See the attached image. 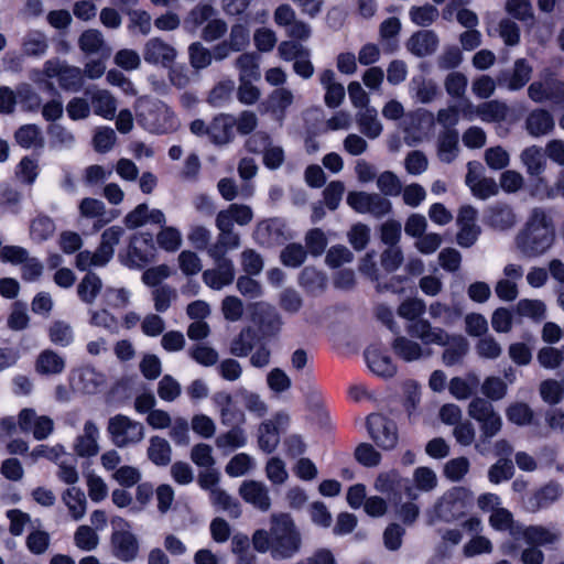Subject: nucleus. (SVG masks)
<instances>
[{"label": "nucleus", "instance_id": "obj_1", "mask_svg": "<svg viewBox=\"0 0 564 564\" xmlns=\"http://www.w3.org/2000/svg\"><path fill=\"white\" fill-rule=\"evenodd\" d=\"M252 545L259 553H270L273 560L285 561L301 552L303 536L291 514L272 513L269 530H256L252 535Z\"/></svg>", "mask_w": 564, "mask_h": 564}, {"label": "nucleus", "instance_id": "obj_2", "mask_svg": "<svg viewBox=\"0 0 564 564\" xmlns=\"http://www.w3.org/2000/svg\"><path fill=\"white\" fill-rule=\"evenodd\" d=\"M556 239V226L550 209H530L522 228L514 236V248L523 259H535L547 253Z\"/></svg>", "mask_w": 564, "mask_h": 564}, {"label": "nucleus", "instance_id": "obj_3", "mask_svg": "<svg viewBox=\"0 0 564 564\" xmlns=\"http://www.w3.org/2000/svg\"><path fill=\"white\" fill-rule=\"evenodd\" d=\"M473 499L474 492L466 487L457 486L448 489L435 502L430 523L433 524L436 520L453 522L460 519Z\"/></svg>", "mask_w": 564, "mask_h": 564}, {"label": "nucleus", "instance_id": "obj_4", "mask_svg": "<svg viewBox=\"0 0 564 564\" xmlns=\"http://www.w3.org/2000/svg\"><path fill=\"white\" fill-rule=\"evenodd\" d=\"M124 229L121 226H111L105 229L100 236L98 248L91 252L80 251L76 256V268L86 271L91 267H105L115 254V247L119 245Z\"/></svg>", "mask_w": 564, "mask_h": 564}, {"label": "nucleus", "instance_id": "obj_5", "mask_svg": "<svg viewBox=\"0 0 564 564\" xmlns=\"http://www.w3.org/2000/svg\"><path fill=\"white\" fill-rule=\"evenodd\" d=\"M139 122L152 133H169L176 130L178 122L173 111L161 101H145L140 105Z\"/></svg>", "mask_w": 564, "mask_h": 564}, {"label": "nucleus", "instance_id": "obj_6", "mask_svg": "<svg viewBox=\"0 0 564 564\" xmlns=\"http://www.w3.org/2000/svg\"><path fill=\"white\" fill-rule=\"evenodd\" d=\"M112 533L110 538L115 557L122 562H132L140 550L139 540L132 532L130 522L121 517L111 518Z\"/></svg>", "mask_w": 564, "mask_h": 564}, {"label": "nucleus", "instance_id": "obj_7", "mask_svg": "<svg viewBox=\"0 0 564 564\" xmlns=\"http://www.w3.org/2000/svg\"><path fill=\"white\" fill-rule=\"evenodd\" d=\"M467 412L479 424L481 443L488 442L501 431V415L495 410L492 403L485 398H474L468 404Z\"/></svg>", "mask_w": 564, "mask_h": 564}, {"label": "nucleus", "instance_id": "obj_8", "mask_svg": "<svg viewBox=\"0 0 564 564\" xmlns=\"http://www.w3.org/2000/svg\"><path fill=\"white\" fill-rule=\"evenodd\" d=\"M107 432L113 445L120 448L135 445L145 436L143 424L123 414L109 419Z\"/></svg>", "mask_w": 564, "mask_h": 564}, {"label": "nucleus", "instance_id": "obj_9", "mask_svg": "<svg viewBox=\"0 0 564 564\" xmlns=\"http://www.w3.org/2000/svg\"><path fill=\"white\" fill-rule=\"evenodd\" d=\"M367 431L375 444L383 451H392L399 442L398 426L393 420L381 414L368 415Z\"/></svg>", "mask_w": 564, "mask_h": 564}, {"label": "nucleus", "instance_id": "obj_10", "mask_svg": "<svg viewBox=\"0 0 564 564\" xmlns=\"http://www.w3.org/2000/svg\"><path fill=\"white\" fill-rule=\"evenodd\" d=\"M142 56L147 64L171 68L177 59L178 52L170 42L160 36H154L144 43Z\"/></svg>", "mask_w": 564, "mask_h": 564}, {"label": "nucleus", "instance_id": "obj_11", "mask_svg": "<svg viewBox=\"0 0 564 564\" xmlns=\"http://www.w3.org/2000/svg\"><path fill=\"white\" fill-rule=\"evenodd\" d=\"M347 204L357 213L381 218L391 212V202L377 193L350 192Z\"/></svg>", "mask_w": 564, "mask_h": 564}, {"label": "nucleus", "instance_id": "obj_12", "mask_svg": "<svg viewBox=\"0 0 564 564\" xmlns=\"http://www.w3.org/2000/svg\"><path fill=\"white\" fill-rule=\"evenodd\" d=\"M43 72L48 78H57L65 90L78 91L83 86V70L59 59H48Z\"/></svg>", "mask_w": 564, "mask_h": 564}, {"label": "nucleus", "instance_id": "obj_13", "mask_svg": "<svg viewBox=\"0 0 564 564\" xmlns=\"http://www.w3.org/2000/svg\"><path fill=\"white\" fill-rule=\"evenodd\" d=\"M290 417L279 412L272 419L263 421L258 429V444L264 453H272L280 443V430L288 426Z\"/></svg>", "mask_w": 564, "mask_h": 564}, {"label": "nucleus", "instance_id": "obj_14", "mask_svg": "<svg viewBox=\"0 0 564 564\" xmlns=\"http://www.w3.org/2000/svg\"><path fill=\"white\" fill-rule=\"evenodd\" d=\"M477 209L470 205L463 206L457 216L459 230L456 236L457 243L463 248L471 247L480 235V227L476 224Z\"/></svg>", "mask_w": 564, "mask_h": 564}, {"label": "nucleus", "instance_id": "obj_15", "mask_svg": "<svg viewBox=\"0 0 564 564\" xmlns=\"http://www.w3.org/2000/svg\"><path fill=\"white\" fill-rule=\"evenodd\" d=\"M212 259L215 262V268L205 270L202 274V279L208 288L219 291L234 282L235 265L229 258Z\"/></svg>", "mask_w": 564, "mask_h": 564}, {"label": "nucleus", "instance_id": "obj_16", "mask_svg": "<svg viewBox=\"0 0 564 564\" xmlns=\"http://www.w3.org/2000/svg\"><path fill=\"white\" fill-rule=\"evenodd\" d=\"M562 495V485L556 481H550L529 496L524 507L529 512L535 513L556 502Z\"/></svg>", "mask_w": 564, "mask_h": 564}, {"label": "nucleus", "instance_id": "obj_17", "mask_svg": "<svg viewBox=\"0 0 564 564\" xmlns=\"http://www.w3.org/2000/svg\"><path fill=\"white\" fill-rule=\"evenodd\" d=\"M394 354L406 362L417 361L432 356V350L424 348L422 343L410 338L408 336L400 335L394 338L391 344Z\"/></svg>", "mask_w": 564, "mask_h": 564}, {"label": "nucleus", "instance_id": "obj_18", "mask_svg": "<svg viewBox=\"0 0 564 564\" xmlns=\"http://www.w3.org/2000/svg\"><path fill=\"white\" fill-rule=\"evenodd\" d=\"M239 495L258 510L265 512L271 508V498L268 487L257 480H246L239 487Z\"/></svg>", "mask_w": 564, "mask_h": 564}, {"label": "nucleus", "instance_id": "obj_19", "mask_svg": "<svg viewBox=\"0 0 564 564\" xmlns=\"http://www.w3.org/2000/svg\"><path fill=\"white\" fill-rule=\"evenodd\" d=\"M409 93L415 102L427 105L441 95L437 83L424 75H415L409 83Z\"/></svg>", "mask_w": 564, "mask_h": 564}, {"label": "nucleus", "instance_id": "obj_20", "mask_svg": "<svg viewBox=\"0 0 564 564\" xmlns=\"http://www.w3.org/2000/svg\"><path fill=\"white\" fill-rule=\"evenodd\" d=\"M436 345L445 347L442 360L446 366H454L459 364L468 351L467 339L457 334H449L445 332L444 338Z\"/></svg>", "mask_w": 564, "mask_h": 564}, {"label": "nucleus", "instance_id": "obj_21", "mask_svg": "<svg viewBox=\"0 0 564 564\" xmlns=\"http://www.w3.org/2000/svg\"><path fill=\"white\" fill-rule=\"evenodd\" d=\"M533 68L525 58H518L514 61L512 70L510 73H502L498 77L500 85L511 91H517L523 88L531 79Z\"/></svg>", "mask_w": 564, "mask_h": 564}, {"label": "nucleus", "instance_id": "obj_22", "mask_svg": "<svg viewBox=\"0 0 564 564\" xmlns=\"http://www.w3.org/2000/svg\"><path fill=\"white\" fill-rule=\"evenodd\" d=\"M99 429L93 421H86L83 432L74 442V452L79 457H93L99 453Z\"/></svg>", "mask_w": 564, "mask_h": 564}, {"label": "nucleus", "instance_id": "obj_23", "mask_svg": "<svg viewBox=\"0 0 564 564\" xmlns=\"http://www.w3.org/2000/svg\"><path fill=\"white\" fill-rule=\"evenodd\" d=\"M412 480L414 486H406L404 488V494L410 500H416L419 498L417 491L431 492L438 485L436 473L426 466L415 468Z\"/></svg>", "mask_w": 564, "mask_h": 564}, {"label": "nucleus", "instance_id": "obj_24", "mask_svg": "<svg viewBox=\"0 0 564 564\" xmlns=\"http://www.w3.org/2000/svg\"><path fill=\"white\" fill-rule=\"evenodd\" d=\"M520 539H523L529 545L550 546L561 540V532L554 528L535 524L524 527L520 531Z\"/></svg>", "mask_w": 564, "mask_h": 564}, {"label": "nucleus", "instance_id": "obj_25", "mask_svg": "<svg viewBox=\"0 0 564 564\" xmlns=\"http://www.w3.org/2000/svg\"><path fill=\"white\" fill-rule=\"evenodd\" d=\"M218 229L217 241L207 249L210 258H227L226 253L241 246L240 235L230 227L216 225Z\"/></svg>", "mask_w": 564, "mask_h": 564}, {"label": "nucleus", "instance_id": "obj_26", "mask_svg": "<svg viewBox=\"0 0 564 564\" xmlns=\"http://www.w3.org/2000/svg\"><path fill=\"white\" fill-rule=\"evenodd\" d=\"M524 127L530 135L539 138L550 134L555 128V121L549 110L536 108L527 116Z\"/></svg>", "mask_w": 564, "mask_h": 564}, {"label": "nucleus", "instance_id": "obj_27", "mask_svg": "<svg viewBox=\"0 0 564 564\" xmlns=\"http://www.w3.org/2000/svg\"><path fill=\"white\" fill-rule=\"evenodd\" d=\"M252 219L253 212L250 206L245 204H230L226 209L220 210L216 215L215 225L234 228V224L247 226Z\"/></svg>", "mask_w": 564, "mask_h": 564}, {"label": "nucleus", "instance_id": "obj_28", "mask_svg": "<svg viewBox=\"0 0 564 564\" xmlns=\"http://www.w3.org/2000/svg\"><path fill=\"white\" fill-rule=\"evenodd\" d=\"M368 368L377 376L392 378L397 373V366L391 357L377 347H369L365 351Z\"/></svg>", "mask_w": 564, "mask_h": 564}, {"label": "nucleus", "instance_id": "obj_29", "mask_svg": "<svg viewBox=\"0 0 564 564\" xmlns=\"http://www.w3.org/2000/svg\"><path fill=\"white\" fill-rule=\"evenodd\" d=\"M78 210L80 216L84 218L98 219V224L95 225V227L98 228L118 217L117 212H107V207L102 200L91 197L83 198L78 205Z\"/></svg>", "mask_w": 564, "mask_h": 564}, {"label": "nucleus", "instance_id": "obj_30", "mask_svg": "<svg viewBox=\"0 0 564 564\" xmlns=\"http://www.w3.org/2000/svg\"><path fill=\"white\" fill-rule=\"evenodd\" d=\"M408 334L420 339L424 345L437 344L445 336V329L438 326H433L429 319L419 318L406 326Z\"/></svg>", "mask_w": 564, "mask_h": 564}, {"label": "nucleus", "instance_id": "obj_31", "mask_svg": "<svg viewBox=\"0 0 564 564\" xmlns=\"http://www.w3.org/2000/svg\"><path fill=\"white\" fill-rule=\"evenodd\" d=\"M406 50L417 57L433 54L438 46V37L431 30L417 31L405 43Z\"/></svg>", "mask_w": 564, "mask_h": 564}, {"label": "nucleus", "instance_id": "obj_32", "mask_svg": "<svg viewBox=\"0 0 564 564\" xmlns=\"http://www.w3.org/2000/svg\"><path fill=\"white\" fill-rule=\"evenodd\" d=\"M437 158L441 162L449 164L459 154V135L456 129H443L436 141Z\"/></svg>", "mask_w": 564, "mask_h": 564}, {"label": "nucleus", "instance_id": "obj_33", "mask_svg": "<svg viewBox=\"0 0 564 564\" xmlns=\"http://www.w3.org/2000/svg\"><path fill=\"white\" fill-rule=\"evenodd\" d=\"M486 221L494 229L503 231L511 229L518 219L512 207L506 204H496L488 208Z\"/></svg>", "mask_w": 564, "mask_h": 564}, {"label": "nucleus", "instance_id": "obj_34", "mask_svg": "<svg viewBox=\"0 0 564 564\" xmlns=\"http://www.w3.org/2000/svg\"><path fill=\"white\" fill-rule=\"evenodd\" d=\"M35 371L43 376H55L64 371L65 358L53 349L42 350L35 360Z\"/></svg>", "mask_w": 564, "mask_h": 564}, {"label": "nucleus", "instance_id": "obj_35", "mask_svg": "<svg viewBox=\"0 0 564 564\" xmlns=\"http://www.w3.org/2000/svg\"><path fill=\"white\" fill-rule=\"evenodd\" d=\"M94 112L105 119H113L117 111V100L106 89H94L87 91Z\"/></svg>", "mask_w": 564, "mask_h": 564}, {"label": "nucleus", "instance_id": "obj_36", "mask_svg": "<svg viewBox=\"0 0 564 564\" xmlns=\"http://www.w3.org/2000/svg\"><path fill=\"white\" fill-rule=\"evenodd\" d=\"M294 95L289 88H276L268 97V106L265 111H269L273 117L282 123L285 118L286 109L293 104Z\"/></svg>", "mask_w": 564, "mask_h": 564}, {"label": "nucleus", "instance_id": "obj_37", "mask_svg": "<svg viewBox=\"0 0 564 564\" xmlns=\"http://www.w3.org/2000/svg\"><path fill=\"white\" fill-rule=\"evenodd\" d=\"M235 118L229 115H219L214 118L207 129V134L216 144H226L232 138Z\"/></svg>", "mask_w": 564, "mask_h": 564}, {"label": "nucleus", "instance_id": "obj_38", "mask_svg": "<svg viewBox=\"0 0 564 564\" xmlns=\"http://www.w3.org/2000/svg\"><path fill=\"white\" fill-rule=\"evenodd\" d=\"M489 524L496 531H508L514 540L520 539L522 524L514 521L513 514L506 508L499 507L489 517Z\"/></svg>", "mask_w": 564, "mask_h": 564}, {"label": "nucleus", "instance_id": "obj_39", "mask_svg": "<svg viewBox=\"0 0 564 564\" xmlns=\"http://www.w3.org/2000/svg\"><path fill=\"white\" fill-rule=\"evenodd\" d=\"M56 231L54 219L43 213L37 214L30 223V239L36 243H42L51 239Z\"/></svg>", "mask_w": 564, "mask_h": 564}, {"label": "nucleus", "instance_id": "obj_40", "mask_svg": "<svg viewBox=\"0 0 564 564\" xmlns=\"http://www.w3.org/2000/svg\"><path fill=\"white\" fill-rule=\"evenodd\" d=\"M356 121L360 132L369 139H377L382 133L383 127L373 107L359 110Z\"/></svg>", "mask_w": 564, "mask_h": 564}, {"label": "nucleus", "instance_id": "obj_41", "mask_svg": "<svg viewBox=\"0 0 564 564\" xmlns=\"http://www.w3.org/2000/svg\"><path fill=\"white\" fill-rule=\"evenodd\" d=\"M479 377L469 372L466 377H454L449 381V392L457 400L469 399L479 387Z\"/></svg>", "mask_w": 564, "mask_h": 564}, {"label": "nucleus", "instance_id": "obj_42", "mask_svg": "<svg viewBox=\"0 0 564 564\" xmlns=\"http://www.w3.org/2000/svg\"><path fill=\"white\" fill-rule=\"evenodd\" d=\"M78 46L87 55L104 52H106L107 56L110 54V48L107 47L102 33L96 29L83 32L78 39Z\"/></svg>", "mask_w": 564, "mask_h": 564}, {"label": "nucleus", "instance_id": "obj_43", "mask_svg": "<svg viewBox=\"0 0 564 564\" xmlns=\"http://www.w3.org/2000/svg\"><path fill=\"white\" fill-rule=\"evenodd\" d=\"M239 72V82L259 80L261 77L258 56L254 53H242L235 59Z\"/></svg>", "mask_w": 564, "mask_h": 564}, {"label": "nucleus", "instance_id": "obj_44", "mask_svg": "<svg viewBox=\"0 0 564 564\" xmlns=\"http://www.w3.org/2000/svg\"><path fill=\"white\" fill-rule=\"evenodd\" d=\"M148 457L156 466H166L172 460L170 443L160 436H152L149 441Z\"/></svg>", "mask_w": 564, "mask_h": 564}, {"label": "nucleus", "instance_id": "obj_45", "mask_svg": "<svg viewBox=\"0 0 564 564\" xmlns=\"http://www.w3.org/2000/svg\"><path fill=\"white\" fill-rule=\"evenodd\" d=\"M62 500L74 520L78 521L85 516L87 500L85 494L79 488L70 487L66 489L62 496Z\"/></svg>", "mask_w": 564, "mask_h": 564}, {"label": "nucleus", "instance_id": "obj_46", "mask_svg": "<svg viewBox=\"0 0 564 564\" xmlns=\"http://www.w3.org/2000/svg\"><path fill=\"white\" fill-rule=\"evenodd\" d=\"M212 505L218 510L225 511L232 519L241 514L239 502L221 488H213L209 492Z\"/></svg>", "mask_w": 564, "mask_h": 564}, {"label": "nucleus", "instance_id": "obj_47", "mask_svg": "<svg viewBox=\"0 0 564 564\" xmlns=\"http://www.w3.org/2000/svg\"><path fill=\"white\" fill-rule=\"evenodd\" d=\"M52 344L58 347H68L75 340V334L72 325L64 321L53 322L47 330Z\"/></svg>", "mask_w": 564, "mask_h": 564}, {"label": "nucleus", "instance_id": "obj_48", "mask_svg": "<svg viewBox=\"0 0 564 564\" xmlns=\"http://www.w3.org/2000/svg\"><path fill=\"white\" fill-rule=\"evenodd\" d=\"M15 142L23 149L41 148L43 135L36 124H23L14 132Z\"/></svg>", "mask_w": 564, "mask_h": 564}, {"label": "nucleus", "instance_id": "obj_49", "mask_svg": "<svg viewBox=\"0 0 564 564\" xmlns=\"http://www.w3.org/2000/svg\"><path fill=\"white\" fill-rule=\"evenodd\" d=\"M256 333L251 327H245L232 338L229 352L235 357L248 356L254 346Z\"/></svg>", "mask_w": 564, "mask_h": 564}, {"label": "nucleus", "instance_id": "obj_50", "mask_svg": "<svg viewBox=\"0 0 564 564\" xmlns=\"http://www.w3.org/2000/svg\"><path fill=\"white\" fill-rule=\"evenodd\" d=\"M520 160L527 167L528 174L532 176L541 174L545 169L543 152L538 145L525 148L520 154Z\"/></svg>", "mask_w": 564, "mask_h": 564}, {"label": "nucleus", "instance_id": "obj_51", "mask_svg": "<svg viewBox=\"0 0 564 564\" xmlns=\"http://www.w3.org/2000/svg\"><path fill=\"white\" fill-rule=\"evenodd\" d=\"M514 312L520 317L540 322L545 317L546 305L541 300L522 299L516 304Z\"/></svg>", "mask_w": 564, "mask_h": 564}, {"label": "nucleus", "instance_id": "obj_52", "mask_svg": "<svg viewBox=\"0 0 564 564\" xmlns=\"http://www.w3.org/2000/svg\"><path fill=\"white\" fill-rule=\"evenodd\" d=\"M101 288V279L96 273L88 272L77 285V293L83 302L93 304Z\"/></svg>", "mask_w": 564, "mask_h": 564}, {"label": "nucleus", "instance_id": "obj_53", "mask_svg": "<svg viewBox=\"0 0 564 564\" xmlns=\"http://www.w3.org/2000/svg\"><path fill=\"white\" fill-rule=\"evenodd\" d=\"M508 113V106L500 100H490L478 105V117L485 122L503 121Z\"/></svg>", "mask_w": 564, "mask_h": 564}, {"label": "nucleus", "instance_id": "obj_54", "mask_svg": "<svg viewBox=\"0 0 564 564\" xmlns=\"http://www.w3.org/2000/svg\"><path fill=\"white\" fill-rule=\"evenodd\" d=\"M282 224L278 219H269L258 224L254 236L259 243L271 246L279 241Z\"/></svg>", "mask_w": 564, "mask_h": 564}, {"label": "nucleus", "instance_id": "obj_55", "mask_svg": "<svg viewBox=\"0 0 564 564\" xmlns=\"http://www.w3.org/2000/svg\"><path fill=\"white\" fill-rule=\"evenodd\" d=\"M100 542L97 531L90 525H79L74 533V544L83 552L95 551Z\"/></svg>", "mask_w": 564, "mask_h": 564}, {"label": "nucleus", "instance_id": "obj_56", "mask_svg": "<svg viewBox=\"0 0 564 564\" xmlns=\"http://www.w3.org/2000/svg\"><path fill=\"white\" fill-rule=\"evenodd\" d=\"M156 242L161 249L175 252L182 246V232L174 226L163 225L156 235Z\"/></svg>", "mask_w": 564, "mask_h": 564}, {"label": "nucleus", "instance_id": "obj_57", "mask_svg": "<svg viewBox=\"0 0 564 564\" xmlns=\"http://www.w3.org/2000/svg\"><path fill=\"white\" fill-rule=\"evenodd\" d=\"M22 48L29 56L44 55L48 48L47 37L41 31H30L23 39Z\"/></svg>", "mask_w": 564, "mask_h": 564}, {"label": "nucleus", "instance_id": "obj_58", "mask_svg": "<svg viewBox=\"0 0 564 564\" xmlns=\"http://www.w3.org/2000/svg\"><path fill=\"white\" fill-rule=\"evenodd\" d=\"M216 14L217 10L212 4L198 3L189 11L187 18L185 19V24L192 30H196L204 23L207 24L208 21L216 17Z\"/></svg>", "mask_w": 564, "mask_h": 564}, {"label": "nucleus", "instance_id": "obj_59", "mask_svg": "<svg viewBox=\"0 0 564 564\" xmlns=\"http://www.w3.org/2000/svg\"><path fill=\"white\" fill-rule=\"evenodd\" d=\"M188 61L195 70L205 69L213 63L212 51L200 42H194L188 46Z\"/></svg>", "mask_w": 564, "mask_h": 564}, {"label": "nucleus", "instance_id": "obj_60", "mask_svg": "<svg viewBox=\"0 0 564 564\" xmlns=\"http://www.w3.org/2000/svg\"><path fill=\"white\" fill-rule=\"evenodd\" d=\"M468 86V78L460 72H451L444 78V88L446 94L454 98L460 99L465 96Z\"/></svg>", "mask_w": 564, "mask_h": 564}, {"label": "nucleus", "instance_id": "obj_61", "mask_svg": "<svg viewBox=\"0 0 564 564\" xmlns=\"http://www.w3.org/2000/svg\"><path fill=\"white\" fill-rule=\"evenodd\" d=\"M299 282L308 292H318L326 289L327 279L324 273L312 267H306L300 274Z\"/></svg>", "mask_w": 564, "mask_h": 564}, {"label": "nucleus", "instance_id": "obj_62", "mask_svg": "<svg viewBox=\"0 0 564 564\" xmlns=\"http://www.w3.org/2000/svg\"><path fill=\"white\" fill-rule=\"evenodd\" d=\"M238 395L241 398L246 410L257 417H262L268 413V404L259 393L241 388L238 390Z\"/></svg>", "mask_w": 564, "mask_h": 564}, {"label": "nucleus", "instance_id": "obj_63", "mask_svg": "<svg viewBox=\"0 0 564 564\" xmlns=\"http://www.w3.org/2000/svg\"><path fill=\"white\" fill-rule=\"evenodd\" d=\"M429 314L433 319H441L446 326L453 325L462 316L458 307H451L442 302H433L429 306Z\"/></svg>", "mask_w": 564, "mask_h": 564}, {"label": "nucleus", "instance_id": "obj_64", "mask_svg": "<svg viewBox=\"0 0 564 564\" xmlns=\"http://www.w3.org/2000/svg\"><path fill=\"white\" fill-rule=\"evenodd\" d=\"M469 459L467 457L460 456L446 462L443 473L448 480L457 482L465 478V476L469 473Z\"/></svg>", "mask_w": 564, "mask_h": 564}]
</instances>
